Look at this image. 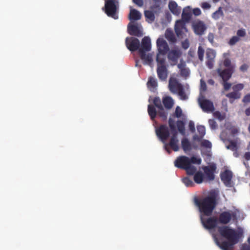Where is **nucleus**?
<instances>
[{
    "label": "nucleus",
    "mask_w": 250,
    "mask_h": 250,
    "mask_svg": "<svg viewBox=\"0 0 250 250\" xmlns=\"http://www.w3.org/2000/svg\"><path fill=\"white\" fill-rule=\"evenodd\" d=\"M218 231L222 237L228 240L220 242L217 238H215L216 244L222 250H233L234 245L238 243L242 235L241 233L237 232L227 226L218 227Z\"/></svg>",
    "instance_id": "f257e3e1"
},
{
    "label": "nucleus",
    "mask_w": 250,
    "mask_h": 250,
    "mask_svg": "<svg viewBox=\"0 0 250 250\" xmlns=\"http://www.w3.org/2000/svg\"><path fill=\"white\" fill-rule=\"evenodd\" d=\"M195 202L201 215L210 216L212 215L217 204L216 195L214 192H210L207 196L196 199Z\"/></svg>",
    "instance_id": "f03ea898"
},
{
    "label": "nucleus",
    "mask_w": 250,
    "mask_h": 250,
    "mask_svg": "<svg viewBox=\"0 0 250 250\" xmlns=\"http://www.w3.org/2000/svg\"><path fill=\"white\" fill-rule=\"evenodd\" d=\"M174 165L178 168L185 169L187 174L189 175H193L197 170L195 166L190 165L189 158L186 156L178 157L174 162Z\"/></svg>",
    "instance_id": "7ed1b4c3"
},
{
    "label": "nucleus",
    "mask_w": 250,
    "mask_h": 250,
    "mask_svg": "<svg viewBox=\"0 0 250 250\" xmlns=\"http://www.w3.org/2000/svg\"><path fill=\"white\" fill-rule=\"evenodd\" d=\"M118 3V0H105L104 12L108 17L115 20L118 18L117 14Z\"/></svg>",
    "instance_id": "20e7f679"
},
{
    "label": "nucleus",
    "mask_w": 250,
    "mask_h": 250,
    "mask_svg": "<svg viewBox=\"0 0 250 250\" xmlns=\"http://www.w3.org/2000/svg\"><path fill=\"white\" fill-rule=\"evenodd\" d=\"M244 87L243 83H238L232 86V92H229L226 95V96L229 99V102L232 104L235 100L239 99L241 96V91Z\"/></svg>",
    "instance_id": "39448f33"
},
{
    "label": "nucleus",
    "mask_w": 250,
    "mask_h": 250,
    "mask_svg": "<svg viewBox=\"0 0 250 250\" xmlns=\"http://www.w3.org/2000/svg\"><path fill=\"white\" fill-rule=\"evenodd\" d=\"M203 215H201L200 219L204 227L207 229H212L215 228L218 223V218L216 216H212L207 219L204 218Z\"/></svg>",
    "instance_id": "423d86ee"
},
{
    "label": "nucleus",
    "mask_w": 250,
    "mask_h": 250,
    "mask_svg": "<svg viewBox=\"0 0 250 250\" xmlns=\"http://www.w3.org/2000/svg\"><path fill=\"white\" fill-rule=\"evenodd\" d=\"M236 217V215L234 212L230 211H224L220 213L217 218L218 223L226 225L229 224L231 219L234 220Z\"/></svg>",
    "instance_id": "0eeeda50"
},
{
    "label": "nucleus",
    "mask_w": 250,
    "mask_h": 250,
    "mask_svg": "<svg viewBox=\"0 0 250 250\" xmlns=\"http://www.w3.org/2000/svg\"><path fill=\"white\" fill-rule=\"evenodd\" d=\"M156 134L158 138L164 143L169 136V128L166 125H161L156 128Z\"/></svg>",
    "instance_id": "6e6552de"
},
{
    "label": "nucleus",
    "mask_w": 250,
    "mask_h": 250,
    "mask_svg": "<svg viewBox=\"0 0 250 250\" xmlns=\"http://www.w3.org/2000/svg\"><path fill=\"white\" fill-rule=\"evenodd\" d=\"M125 45L128 50L131 51L139 50L140 46L139 40L134 37H127L125 39Z\"/></svg>",
    "instance_id": "1a4fd4ad"
},
{
    "label": "nucleus",
    "mask_w": 250,
    "mask_h": 250,
    "mask_svg": "<svg viewBox=\"0 0 250 250\" xmlns=\"http://www.w3.org/2000/svg\"><path fill=\"white\" fill-rule=\"evenodd\" d=\"M192 28L195 34L201 36L204 34L207 27L203 21H197L193 22Z\"/></svg>",
    "instance_id": "9d476101"
},
{
    "label": "nucleus",
    "mask_w": 250,
    "mask_h": 250,
    "mask_svg": "<svg viewBox=\"0 0 250 250\" xmlns=\"http://www.w3.org/2000/svg\"><path fill=\"white\" fill-rule=\"evenodd\" d=\"M157 46L159 53L161 55H166L169 50V47L167 42L163 38L157 39Z\"/></svg>",
    "instance_id": "9b49d317"
},
{
    "label": "nucleus",
    "mask_w": 250,
    "mask_h": 250,
    "mask_svg": "<svg viewBox=\"0 0 250 250\" xmlns=\"http://www.w3.org/2000/svg\"><path fill=\"white\" fill-rule=\"evenodd\" d=\"M234 71V70L226 68L224 69L218 68L217 69V72L219 76L222 78V81H228L231 78Z\"/></svg>",
    "instance_id": "f8f14e48"
},
{
    "label": "nucleus",
    "mask_w": 250,
    "mask_h": 250,
    "mask_svg": "<svg viewBox=\"0 0 250 250\" xmlns=\"http://www.w3.org/2000/svg\"><path fill=\"white\" fill-rule=\"evenodd\" d=\"M199 103L203 110L205 112H211L214 109L213 103L208 100L199 98Z\"/></svg>",
    "instance_id": "ddd939ff"
},
{
    "label": "nucleus",
    "mask_w": 250,
    "mask_h": 250,
    "mask_svg": "<svg viewBox=\"0 0 250 250\" xmlns=\"http://www.w3.org/2000/svg\"><path fill=\"white\" fill-rule=\"evenodd\" d=\"M151 49V42L148 37H145L143 38L139 49V53L146 52Z\"/></svg>",
    "instance_id": "4468645a"
},
{
    "label": "nucleus",
    "mask_w": 250,
    "mask_h": 250,
    "mask_svg": "<svg viewBox=\"0 0 250 250\" xmlns=\"http://www.w3.org/2000/svg\"><path fill=\"white\" fill-rule=\"evenodd\" d=\"M174 30L178 37L182 36L184 30L187 31L185 23L182 20L176 21L175 24Z\"/></svg>",
    "instance_id": "2eb2a0df"
},
{
    "label": "nucleus",
    "mask_w": 250,
    "mask_h": 250,
    "mask_svg": "<svg viewBox=\"0 0 250 250\" xmlns=\"http://www.w3.org/2000/svg\"><path fill=\"white\" fill-rule=\"evenodd\" d=\"M127 30L128 33L132 36L140 37L143 35L142 30L136 24H128Z\"/></svg>",
    "instance_id": "dca6fc26"
},
{
    "label": "nucleus",
    "mask_w": 250,
    "mask_h": 250,
    "mask_svg": "<svg viewBox=\"0 0 250 250\" xmlns=\"http://www.w3.org/2000/svg\"><path fill=\"white\" fill-rule=\"evenodd\" d=\"M181 55V51L178 49H173L169 51L167 58L169 61L173 62L172 65H175L178 59Z\"/></svg>",
    "instance_id": "f3484780"
},
{
    "label": "nucleus",
    "mask_w": 250,
    "mask_h": 250,
    "mask_svg": "<svg viewBox=\"0 0 250 250\" xmlns=\"http://www.w3.org/2000/svg\"><path fill=\"white\" fill-rule=\"evenodd\" d=\"M178 143L179 140L177 138V132L176 130H175V132L172 133L170 138L168 145L173 151H177L179 149Z\"/></svg>",
    "instance_id": "a211bd4d"
},
{
    "label": "nucleus",
    "mask_w": 250,
    "mask_h": 250,
    "mask_svg": "<svg viewBox=\"0 0 250 250\" xmlns=\"http://www.w3.org/2000/svg\"><path fill=\"white\" fill-rule=\"evenodd\" d=\"M168 87L170 91L173 93H177L182 88V84L176 79H170L169 81Z\"/></svg>",
    "instance_id": "6ab92c4d"
},
{
    "label": "nucleus",
    "mask_w": 250,
    "mask_h": 250,
    "mask_svg": "<svg viewBox=\"0 0 250 250\" xmlns=\"http://www.w3.org/2000/svg\"><path fill=\"white\" fill-rule=\"evenodd\" d=\"M204 172L207 177L211 180L214 178V173L216 169V166L212 164L209 166H205L203 167Z\"/></svg>",
    "instance_id": "aec40b11"
},
{
    "label": "nucleus",
    "mask_w": 250,
    "mask_h": 250,
    "mask_svg": "<svg viewBox=\"0 0 250 250\" xmlns=\"http://www.w3.org/2000/svg\"><path fill=\"white\" fill-rule=\"evenodd\" d=\"M221 179L226 186L230 184L232 177V173L229 170H226L220 174Z\"/></svg>",
    "instance_id": "412c9836"
},
{
    "label": "nucleus",
    "mask_w": 250,
    "mask_h": 250,
    "mask_svg": "<svg viewBox=\"0 0 250 250\" xmlns=\"http://www.w3.org/2000/svg\"><path fill=\"white\" fill-rule=\"evenodd\" d=\"M158 77L159 79L165 81L167 77V70L166 65L158 66L157 69Z\"/></svg>",
    "instance_id": "4be33fe9"
},
{
    "label": "nucleus",
    "mask_w": 250,
    "mask_h": 250,
    "mask_svg": "<svg viewBox=\"0 0 250 250\" xmlns=\"http://www.w3.org/2000/svg\"><path fill=\"white\" fill-rule=\"evenodd\" d=\"M168 8L174 15H179L181 13V8L178 6L175 1H170L168 4Z\"/></svg>",
    "instance_id": "5701e85b"
},
{
    "label": "nucleus",
    "mask_w": 250,
    "mask_h": 250,
    "mask_svg": "<svg viewBox=\"0 0 250 250\" xmlns=\"http://www.w3.org/2000/svg\"><path fill=\"white\" fill-rule=\"evenodd\" d=\"M141 14L137 10L133 8H130L129 19L130 21H137L141 18Z\"/></svg>",
    "instance_id": "b1692460"
},
{
    "label": "nucleus",
    "mask_w": 250,
    "mask_h": 250,
    "mask_svg": "<svg viewBox=\"0 0 250 250\" xmlns=\"http://www.w3.org/2000/svg\"><path fill=\"white\" fill-rule=\"evenodd\" d=\"M192 17V13L191 12V11L189 9V7H188L187 8H185L184 9L183 13L182 14V18L183 19V21H189L190 19H191Z\"/></svg>",
    "instance_id": "393cba45"
},
{
    "label": "nucleus",
    "mask_w": 250,
    "mask_h": 250,
    "mask_svg": "<svg viewBox=\"0 0 250 250\" xmlns=\"http://www.w3.org/2000/svg\"><path fill=\"white\" fill-rule=\"evenodd\" d=\"M223 65L226 69H229L235 71V64L231 62V60L229 58H226L223 61Z\"/></svg>",
    "instance_id": "a878e982"
},
{
    "label": "nucleus",
    "mask_w": 250,
    "mask_h": 250,
    "mask_svg": "<svg viewBox=\"0 0 250 250\" xmlns=\"http://www.w3.org/2000/svg\"><path fill=\"white\" fill-rule=\"evenodd\" d=\"M141 59L144 61V63L146 64H150L152 62L151 55L146 54V52L139 53Z\"/></svg>",
    "instance_id": "bb28decb"
},
{
    "label": "nucleus",
    "mask_w": 250,
    "mask_h": 250,
    "mask_svg": "<svg viewBox=\"0 0 250 250\" xmlns=\"http://www.w3.org/2000/svg\"><path fill=\"white\" fill-rule=\"evenodd\" d=\"M163 103L165 107L168 109H171L173 105V101L170 97H166L163 99Z\"/></svg>",
    "instance_id": "cd10ccee"
},
{
    "label": "nucleus",
    "mask_w": 250,
    "mask_h": 250,
    "mask_svg": "<svg viewBox=\"0 0 250 250\" xmlns=\"http://www.w3.org/2000/svg\"><path fill=\"white\" fill-rule=\"evenodd\" d=\"M182 147L184 151L187 152L191 149V144L188 140L184 138L181 141Z\"/></svg>",
    "instance_id": "c85d7f7f"
},
{
    "label": "nucleus",
    "mask_w": 250,
    "mask_h": 250,
    "mask_svg": "<svg viewBox=\"0 0 250 250\" xmlns=\"http://www.w3.org/2000/svg\"><path fill=\"white\" fill-rule=\"evenodd\" d=\"M193 175V179L196 183L201 184L203 182L204 178V176L203 173L201 171H196Z\"/></svg>",
    "instance_id": "c756f323"
},
{
    "label": "nucleus",
    "mask_w": 250,
    "mask_h": 250,
    "mask_svg": "<svg viewBox=\"0 0 250 250\" xmlns=\"http://www.w3.org/2000/svg\"><path fill=\"white\" fill-rule=\"evenodd\" d=\"M166 39L171 43H175L176 42V39L173 32L167 29L165 33Z\"/></svg>",
    "instance_id": "7c9ffc66"
},
{
    "label": "nucleus",
    "mask_w": 250,
    "mask_h": 250,
    "mask_svg": "<svg viewBox=\"0 0 250 250\" xmlns=\"http://www.w3.org/2000/svg\"><path fill=\"white\" fill-rule=\"evenodd\" d=\"M147 111L151 120H153L156 117L157 111L152 105L149 104L148 105Z\"/></svg>",
    "instance_id": "2f4dec72"
},
{
    "label": "nucleus",
    "mask_w": 250,
    "mask_h": 250,
    "mask_svg": "<svg viewBox=\"0 0 250 250\" xmlns=\"http://www.w3.org/2000/svg\"><path fill=\"white\" fill-rule=\"evenodd\" d=\"M147 87L150 90H153L157 86V83L155 79L150 77L147 83Z\"/></svg>",
    "instance_id": "473e14b6"
},
{
    "label": "nucleus",
    "mask_w": 250,
    "mask_h": 250,
    "mask_svg": "<svg viewBox=\"0 0 250 250\" xmlns=\"http://www.w3.org/2000/svg\"><path fill=\"white\" fill-rule=\"evenodd\" d=\"M165 55H161L159 53H158L156 57V61L158 63V66L165 65Z\"/></svg>",
    "instance_id": "72a5a7b5"
},
{
    "label": "nucleus",
    "mask_w": 250,
    "mask_h": 250,
    "mask_svg": "<svg viewBox=\"0 0 250 250\" xmlns=\"http://www.w3.org/2000/svg\"><path fill=\"white\" fill-rule=\"evenodd\" d=\"M177 127L178 131L184 135L185 132V124L183 121L179 120L177 122Z\"/></svg>",
    "instance_id": "f704fd0d"
},
{
    "label": "nucleus",
    "mask_w": 250,
    "mask_h": 250,
    "mask_svg": "<svg viewBox=\"0 0 250 250\" xmlns=\"http://www.w3.org/2000/svg\"><path fill=\"white\" fill-rule=\"evenodd\" d=\"M216 56V53L212 49H208L206 51L207 59H214Z\"/></svg>",
    "instance_id": "c9c22d12"
},
{
    "label": "nucleus",
    "mask_w": 250,
    "mask_h": 250,
    "mask_svg": "<svg viewBox=\"0 0 250 250\" xmlns=\"http://www.w3.org/2000/svg\"><path fill=\"white\" fill-rule=\"evenodd\" d=\"M189 161L190 162V165H192V164L200 165L202 162V160L200 158L192 156L190 158H189Z\"/></svg>",
    "instance_id": "e433bc0d"
},
{
    "label": "nucleus",
    "mask_w": 250,
    "mask_h": 250,
    "mask_svg": "<svg viewBox=\"0 0 250 250\" xmlns=\"http://www.w3.org/2000/svg\"><path fill=\"white\" fill-rule=\"evenodd\" d=\"M205 51L204 48L201 46H199L198 48V56L200 61L202 62L204 59Z\"/></svg>",
    "instance_id": "4c0bfd02"
},
{
    "label": "nucleus",
    "mask_w": 250,
    "mask_h": 250,
    "mask_svg": "<svg viewBox=\"0 0 250 250\" xmlns=\"http://www.w3.org/2000/svg\"><path fill=\"white\" fill-rule=\"evenodd\" d=\"M182 180L183 182L187 187H193L194 185L192 180L189 177H185Z\"/></svg>",
    "instance_id": "58836bf2"
},
{
    "label": "nucleus",
    "mask_w": 250,
    "mask_h": 250,
    "mask_svg": "<svg viewBox=\"0 0 250 250\" xmlns=\"http://www.w3.org/2000/svg\"><path fill=\"white\" fill-rule=\"evenodd\" d=\"M145 16L147 19H148L151 21H154V14L152 11L149 10L146 11L145 12Z\"/></svg>",
    "instance_id": "ea45409f"
},
{
    "label": "nucleus",
    "mask_w": 250,
    "mask_h": 250,
    "mask_svg": "<svg viewBox=\"0 0 250 250\" xmlns=\"http://www.w3.org/2000/svg\"><path fill=\"white\" fill-rule=\"evenodd\" d=\"M177 93H178L180 99L182 100H186L188 99V97L184 91L183 87Z\"/></svg>",
    "instance_id": "a19ab883"
},
{
    "label": "nucleus",
    "mask_w": 250,
    "mask_h": 250,
    "mask_svg": "<svg viewBox=\"0 0 250 250\" xmlns=\"http://www.w3.org/2000/svg\"><path fill=\"white\" fill-rule=\"evenodd\" d=\"M153 104L158 109L160 108L162 109L163 107L162 105L161 101L159 97H156L154 98L153 99Z\"/></svg>",
    "instance_id": "79ce46f5"
},
{
    "label": "nucleus",
    "mask_w": 250,
    "mask_h": 250,
    "mask_svg": "<svg viewBox=\"0 0 250 250\" xmlns=\"http://www.w3.org/2000/svg\"><path fill=\"white\" fill-rule=\"evenodd\" d=\"M159 111H158V115L159 116L161 117L163 120H166L167 118V113L166 112V111H165L163 107H162V108L161 109V108H159Z\"/></svg>",
    "instance_id": "37998d69"
},
{
    "label": "nucleus",
    "mask_w": 250,
    "mask_h": 250,
    "mask_svg": "<svg viewBox=\"0 0 250 250\" xmlns=\"http://www.w3.org/2000/svg\"><path fill=\"white\" fill-rule=\"evenodd\" d=\"M240 41V38L237 36H233L231 38L229 42V45L232 46L235 44Z\"/></svg>",
    "instance_id": "c03bdc74"
},
{
    "label": "nucleus",
    "mask_w": 250,
    "mask_h": 250,
    "mask_svg": "<svg viewBox=\"0 0 250 250\" xmlns=\"http://www.w3.org/2000/svg\"><path fill=\"white\" fill-rule=\"evenodd\" d=\"M228 149H230L232 151L236 150L237 149V144L235 142L230 141L229 144L227 146Z\"/></svg>",
    "instance_id": "a18cd8bd"
},
{
    "label": "nucleus",
    "mask_w": 250,
    "mask_h": 250,
    "mask_svg": "<svg viewBox=\"0 0 250 250\" xmlns=\"http://www.w3.org/2000/svg\"><path fill=\"white\" fill-rule=\"evenodd\" d=\"M197 131L201 137H204L206 134V129L203 125H199L197 126Z\"/></svg>",
    "instance_id": "49530a36"
},
{
    "label": "nucleus",
    "mask_w": 250,
    "mask_h": 250,
    "mask_svg": "<svg viewBox=\"0 0 250 250\" xmlns=\"http://www.w3.org/2000/svg\"><path fill=\"white\" fill-rule=\"evenodd\" d=\"M201 146L205 148H210L211 147V143L207 140H204L201 142Z\"/></svg>",
    "instance_id": "de8ad7c7"
},
{
    "label": "nucleus",
    "mask_w": 250,
    "mask_h": 250,
    "mask_svg": "<svg viewBox=\"0 0 250 250\" xmlns=\"http://www.w3.org/2000/svg\"><path fill=\"white\" fill-rule=\"evenodd\" d=\"M168 125L173 133L176 130V128L174 121L171 118H169L168 120Z\"/></svg>",
    "instance_id": "09e8293b"
},
{
    "label": "nucleus",
    "mask_w": 250,
    "mask_h": 250,
    "mask_svg": "<svg viewBox=\"0 0 250 250\" xmlns=\"http://www.w3.org/2000/svg\"><path fill=\"white\" fill-rule=\"evenodd\" d=\"M208 124L210 127L212 129H215L217 128L218 125L216 122L213 119H209L208 120Z\"/></svg>",
    "instance_id": "8fccbe9b"
},
{
    "label": "nucleus",
    "mask_w": 250,
    "mask_h": 250,
    "mask_svg": "<svg viewBox=\"0 0 250 250\" xmlns=\"http://www.w3.org/2000/svg\"><path fill=\"white\" fill-rule=\"evenodd\" d=\"M222 84L225 90H229L231 87V83H228V81H222Z\"/></svg>",
    "instance_id": "3c124183"
},
{
    "label": "nucleus",
    "mask_w": 250,
    "mask_h": 250,
    "mask_svg": "<svg viewBox=\"0 0 250 250\" xmlns=\"http://www.w3.org/2000/svg\"><path fill=\"white\" fill-rule=\"evenodd\" d=\"M237 37H244L246 35V32L244 29H241L237 30L236 33Z\"/></svg>",
    "instance_id": "603ef678"
},
{
    "label": "nucleus",
    "mask_w": 250,
    "mask_h": 250,
    "mask_svg": "<svg viewBox=\"0 0 250 250\" xmlns=\"http://www.w3.org/2000/svg\"><path fill=\"white\" fill-rule=\"evenodd\" d=\"M214 59H207L206 65L209 69H211L213 67Z\"/></svg>",
    "instance_id": "864d4df0"
},
{
    "label": "nucleus",
    "mask_w": 250,
    "mask_h": 250,
    "mask_svg": "<svg viewBox=\"0 0 250 250\" xmlns=\"http://www.w3.org/2000/svg\"><path fill=\"white\" fill-rule=\"evenodd\" d=\"M180 75L185 77L188 76L189 75V71L188 69L185 68V69H182L180 71Z\"/></svg>",
    "instance_id": "5fc2aeb1"
},
{
    "label": "nucleus",
    "mask_w": 250,
    "mask_h": 250,
    "mask_svg": "<svg viewBox=\"0 0 250 250\" xmlns=\"http://www.w3.org/2000/svg\"><path fill=\"white\" fill-rule=\"evenodd\" d=\"M220 14L221 15H223V11H222V8L220 7L218 10L216 11L215 12L213 13L212 17L215 19H217L219 18V16H218V14Z\"/></svg>",
    "instance_id": "6e6d98bb"
},
{
    "label": "nucleus",
    "mask_w": 250,
    "mask_h": 250,
    "mask_svg": "<svg viewBox=\"0 0 250 250\" xmlns=\"http://www.w3.org/2000/svg\"><path fill=\"white\" fill-rule=\"evenodd\" d=\"M182 115V110L179 106H177L175 111V116L177 118H180Z\"/></svg>",
    "instance_id": "4d7b16f0"
},
{
    "label": "nucleus",
    "mask_w": 250,
    "mask_h": 250,
    "mask_svg": "<svg viewBox=\"0 0 250 250\" xmlns=\"http://www.w3.org/2000/svg\"><path fill=\"white\" fill-rule=\"evenodd\" d=\"M213 115L214 117L218 119L220 121H222L224 119V116L219 111H215L213 113Z\"/></svg>",
    "instance_id": "13d9d810"
},
{
    "label": "nucleus",
    "mask_w": 250,
    "mask_h": 250,
    "mask_svg": "<svg viewBox=\"0 0 250 250\" xmlns=\"http://www.w3.org/2000/svg\"><path fill=\"white\" fill-rule=\"evenodd\" d=\"M242 102L245 104L250 103V93L244 96L242 100Z\"/></svg>",
    "instance_id": "bf43d9fd"
},
{
    "label": "nucleus",
    "mask_w": 250,
    "mask_h": 250,
    "mask_svg": "<svg viewBox=\"0 0 250 250\" xmlns=\"http://www.w3.org/2000/svg\"><path fill=\"white\" fill-rule=\"evenodd\" d=\"M200 85H201V88L200 90L201 91L204 92L207 89V85L206 83L203 80H201L200 81Z\"/></svg>",
    "instance_id": "052dcab7"
},
{
    "label": "nucleus",
    "mask_w": 250,
    "mask_h": 250,
    "mask_svg": "<svg viewBox=\"0 0 250 250\" xmlns=\"http://www.w3.org/2000/svg\"><path fill=\"white\" fill-rule=\"evenodd\" d=\"M189 129L192 132H194L195 131L194 123L193 122L190 121L188 124Z\"/></svg>",
    "instance_id": "680f3d73"
},
{
    "label": "nucleus",
    "mask_w": 250,
    "mask_h": 250,
    "mask_svg": "<svg viewBox=\"0 0 250 250\" xmlns=\"http://www.w3.org/2000/svg\"><path fill=\"white\" fill-rule=\"evenodd\" d=\"M192 13L196 16H199L201 14V11L199 8H194L192 10Z\"/></svg>",
    "instance_id": "e2e57ef3"
},
{
    "label": "nucleus",
    "mask_w": 250,
    "mask_h": 250,
    "mask_svg": "<svg viewBox=\"0 0 250 250\" xmlns=\"http://www.w3.org/2000/svg\"><path fill=\"white\" fill-rule=\"evenodd\" d=\"M132 1L139 7H142L143 6V0H132Z\"/></svg>",
    "instance_id": "0e129e2a"
},
{
    "label": "nucleus",
    "mask_w": 250,
    "mask_h": 250,
    "mask_svg": "<svg viewBox=\"0 0 250 250\" xmlns=\"http://www.w3.org/2000/svg\"><path fill=\"white\" fill-rule=\"evenodd\" d=\"M201 7L204 9H209L211 7L209 3L207 2H204L201 4Z\"/></svg>",
    "instance_id": "69168bd1"
},
{
    "label": "nucleus",
    "mask_w": 250,
    "mask_h": 250,
    "mask_svg": "<svg viewBox=\"0 0 250 250\" xmlns=\"http://www.w3.org/2000/svg\"><path fill=\"white\" fill-rule=\"evenodd\" d=\"M182 47L185 49H186L189 47V42L188 40L184 41L182 43Z\"/></svg>",
    "instance_id": "338daca9"
},
{
    "label": "nucleus",
    "mask_w": 250,
    "mask_h": 250,
    "mask_svg": "<svg viewBox=\"0 0 250 250\" xmlns=\"http://www.w3.org/2000/svg\"><path fill=\"white\" fill-rule=\"evenodd\" d=\"M241 250H250V246L247 244L242 245Z\"/></svg>",
    "instance_id": "774afa93"
}]
</instances>
